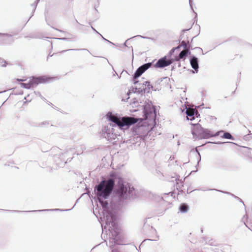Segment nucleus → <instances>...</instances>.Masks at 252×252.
<instances>
[{"label":"nucleus","instance_id":"f257e3e1","mask_svg":"<svg viewBox=\"0 0 252 252\" xmlns=\"http://www.w3.org/2000/svg\"><path fill=\"white\" fill-rule=\"evenodd\" d=\"M133 189L127 182L115 173L111 174L108 179H103L94 188L95 195L103 209L106 223L104 229L108 228L110 231L112 243L120 244L119 227L114 210L124 205Z\"/></svg>","mask_w":252,"mask_h":252},{"label":"nucleus","instance_id":"f03ea898","mask_svg":"<svg viewBox=\"0 0 252 252\" xmlns=\"http://www.w3.org/2000/svg\"><path fill=\"white\" fill-rule=\"evenodd\" d=\"M106 119L110 122L108 124H112L114 127L121 129H127L131 125L136 124L138 119L133 117L124 116L121 117L109 112L106 115Z\"/></svg>","mask_w":252,"mask_h":252},{"label":"nucleus","instance_id":"7ed1b4c3","mask_svg":"<svg viewBox=\"0 0 252 252\" xmlns=\"http://www.w3.org/2000/svg\"><path fill=\"white\" fill-rule=\"evenodd\" d=\"M191 125L194 126V128L192 130V134L193 135H198L201 139H208L211 137H216L223 132V130H220L216 133H214L207 128L202 127L201 125L198 123L194 124H191Z\"/></svg>","mask_w":252,"mask_h":252},{"label":"nucleus","instance_id":"20e7f679","mask_svg":"<svg viewBox=\"0 0 252 252\" xmlns=\"http://www.w3.org/2000/svg\"><path fill=\"white\" fill-rule=\"evenodd\" d=\"M114 127L112 124H107L103 126L100 131L101 136L112 143L116 142V140L117 138Z\"/></svg>","mask_w":252,"mask_h":252},{"label":"nucleus","instance_id":"39448f33","mask_svg":"<svg viewBox=\"0 0 252 252\" xmlns=\"http://www.w3.org/2000/svg\"><path fill=\"white\" fill-rule=\"evenodd\" d=\"M49 154L53 158L57 164L61 165L59 161L62 160L64 161L65 158L67 157L68 154V150H66L63 151L58 147H54L50 149Z\"/></svg>","mask_w":252,"mask_h":252},{"label":"nucleus","instance_id":"423d86ee","mask_svg":"<svg viewBox=\"0 0 252 252\" xmlns=\"http://www.w3.org/2000/svg\"><path fill=\"white\" fill-rule=\"evenodd\" d=\"M46 81H47V76H32L30 78L28 83H23L21 84V86L24 88L30 89L36 87L39 84L45 83Z\"/></svg>","mask_w":252,"mask_h":252},{"label":"nucleus","instance_id":"0eeeda50","mask_svg":"<svg viewBox=\"0 0 252 252\" xmlns=\"http://www.w3.org/2000/svg\"><path fill=\"white\" fill-rule=\"evenodd\" d=\"M133 134L137 135L142 139H144L149 132V127L146 125L136 124L132 128Z\"/></svg>","mask_w":252,"mask_h":252},{"label":"nucleus","instance_id":"6e6552de","mask_svg":"<svg viewBox=\"0 0 252 252\" xmlns=\"http://www.w3.org/2000/svg\"><path fill=\"white\" fill-rule=\"evenodd\" d=\"M143 112L146 120H153L156 117V108L151 102L144 106Z\"/></svg>","mask_w":252,"mask_h":252},{"label":"nucleus","instance_id":"1a4fd4ad","mask_svg":"<svg viewBox=\"0 0 252 252\" xmlns=\"http://www.w3.org/2000/svg\"><path fill=\"white\" fill-rule=\"evenodd\" d=\"M153 62L145 63L139 66L133 75V82L134 84H138L139 81L137 78L139 77L145 71L152 66Z\"/></svg>","mask_w":252,"mask_h":252},{"label":"nucleus","instance_id":"9d476101","mask_svg":"<svg viewBox=\"0 0 252 252\" xmlns=\"http://www.w3.org/2000/svg\"><path fill=\"white\" fill-rule=\"evenodd\" d=\"M173 61V59H168L166 56H164L159 59L154 66L156 68H164L170 65Z\"/></svg>","mask_w":252,"mask_h":252},{"label":"nucleus","instance_id":"9b49d317","mask_svg":"<svg viewBox=\"0 0 252 252\" xmlns=\"http://www.w3.org/2000/svg\"><path fill=\"white\" fill-rule=\"evenodd\" d=\"M25 38H47V34L46 32H37L32 33L30 35L25 36Z\"/></svg>","mask_w":252,"mask_h":252},{"label":"nucleus","instance_id":"f8f14e48","mask_svg":"<svg viewBox=\"0 0 252 252\" xmlns=\"http://www.w3.org/2000/svg\"><path fill=\"white\" fill-rule=\"evenodd\" d=\"M190 63L192 68L194 70L195 72L197 73L198 71V59L194 56H190Z\"/></svg>","mask_w":252,"mask_h":252},{"label":"nucleus","instance_id":"ddd939ff","mask_svg":"<svg viewBox=\"0 0 252 252\" xmlns=\"http://www.w3.org/2000/svg\"><path fill=\"white\" fill-rule=\"evenodd\" d=\"M187 120H189V117H196L197 118L200 116L197 110L194 109L187 108L186 111Z\"/></svg>","mask_w":252,"mask_h":252},{"label":"nucleus","instance_id":"4468645a","mask_svg":"<svg viewBox=\"0 0 252 252\" xmlns=\"http://www.w3.org/2000/svg\"><path fill=\"white\" fill-rule=\"evenodd\" d=\"M170 79L169 78L167 77L161 78L158 80L156 81L155 84L156 85L158 86V85L159 86H165L166 84L168 83V82L169 81Z\"/></svg>","mask_w":252,"mask_h":252},{"label":"nucleus","instance_id":"2eb2a0df","mask_svg":"<svg viewBox=\"0 0 252 252\" xmlns=\"http://www.w3.org/2000/svg\"><path fill=\"white\" fill-rule=\"evenodd\" d=\"M190 53L191 52L189 50H187V51L183 50L179 53L178 57L176 58V60L179 61L182 59H185Z\"/></svg>","mask_w":252,"mask_h":252},{"label":"nucleus","instance_id":"dca6fc26","mask_svg":"<svg viewBox=\"0 0 252 252\" xmlns=\"http://www.w3.org/2000/svg\"><path fill=\"white\" fill-rule=\"evenodd\" d=\"M180 46L183 47L186 51H187V50H190L191 47V45L189 43V41L188 40L186 42L185 40H182Z\"/></svg>","mask_w":252,"mask_h":252},{"label":"nucleus","instance_id":"f3484780","mask_svg":"<svg viewBox=\"0 0 252 252\" xmlns=\"http://www.w3.org/2000/svg\"><path fill=\"white\" fill-rule=\"evenodd\" d=\"M47 209L43 210H33V211H18V210H6V211L11 212H16V213H28V212H44L46 211Z\"/></svg>","mask_w":252,"mask_h":252},{"label":"nucleus","instance_id":"a211bd4d","mask_svg":"<svg viewBox=\"0 0 252 252\" xmlns=\"http://www.w3.org/2000/svg\"><path fill=\"white\" fill-rule=\"evenodd\" d=\"M189 209V206L185 203H182L179 207V210L182 213H186Z\"/></svg>","mask_w":252,"mask_h":252},{"label":"nucleus","instance_id":"6ab92c4d","mask_svg":"<svg viewBox=\"0 0 252 252\" xmlns=\"http://www.w3.org/2000/svg\"><path fill=\"white\" fill-rule=\"evenodd\" d=\"M223 132V135L221 136V137L227 139L234 140V138L232 136V135L228 132Z\"/></svg>","mask_w":252,"mask_h":252},{"label":"nucleus","instance_id":"aec40b11","mask_svg":"<svg viewBox=\"0 0 252 252\" xmlns=\"http://www.w3.org/2000/svg\"><path fill=\"white\" fill-rule=\"evenodd\" d=\"M149 93V88H141V87H138V89L137 90V92L136 93H137L138 94H143V93Z\"/></svg>","mask_w":252,"mask_h":252},{"label":"nucleus","instance_id":"412c9836","mask_svg":"<svg viewBox=\"0 0 252 252\" xmlns=\"http://www.w3.org/2000/svg\"><path fill=\"white\" fill-rule=\"evenodd\" d=\"M39 0H36L33 3H32L31 4V6L33 8V9H32V15L29 19L28 21L30 20V19L31 18V17L33 15L34 12L36 8L37 4Z\"/></svg>","mask_w":252,"mask_h":252},{"label":"nucleus","instance_id":"4be33fe9","mask_svg":"<svg viewBox=\"0 0 252 252\" xmlns=\"http://www.w3.org/2000/svg\"><path fill=\"white\" fill-rule=\"evenodd\" d=\"M139 37L142 38H144V39H150V37H146V36H142V35L134 36L132 37L128 38V39H127L126 41V42L124 43L123 46H125V47H127L126 43H127V42H128V40H130L131 39L134 38H139Z\"/></svg>","mask_w":252,"mask_h":252},{"label":"nucleus","instance_id":"5701e85b","mask_svg":"<svg viewBox=\"0 0 252 252\" xmlns=\"http://www.w3.org/2000/svg\"><path fill=\"white\" fill-rule=\"evenodd\" d=\"M138 84L139 85V86L141 85H142V87H143L144 86H147V87L146 88H147V89H149V88L150 89V86H151V84H150L149 81H145L142 84L139 83Z\"/></svg>","mask_w":252,"mask_h":252},{"label":"nucleus","instance_id":"b1692460","mask_svg":"<svg viewBox=\"0 0 252 252\" xmlns=\"http://www.w3.org/2000/svg\"><path fill=\"white\" fill-rule=\"evenodd\" d=\"M190 28H189L188 29H184V30H183L182 31V33L180 35V40H184V39H185V32H186V31H189V30H190Z\"/></svg>","mask_w":252,"mask_h":252},{"label":"nucleus","instance_id":"393cba45","mask_svg":"<svg viewBox=\"0 0 252 252\" xmlns=\"http://www.w3.org/2000/svg\"><path fill=\"white\" fill-rule=\"evenodd\" d=\"M46 122H42L41 123H37L35 125L36 126L40 127H43L46 126Z\"/></svg>","mask_w":252,"mask_h":252},{"label":"nucleus","instance_id":"a878e982","mask_svg":"<svg viewBox=\"0 0 252 252\" xmlns=\"http://www.w3.org/2000/svg\"><path fill=\"white\" fill-rule=\"evenodd\" d=\"M6 62L3 59L0 58V66H6Z\"/></svg>","mask_w":252,"mask_h":252},{"label":"nucleus","instance_id":"bb28decb","mask_svg":"<svg viewBox=\"0 0 252 252\" xmlns=\"http://www.w3.org/2000/svg\"><path fill=\"white\" fill-rule=\"evenodd\" d=\"M152 89L153 91H157V90H158L159 89H160V88H159L158 86H157L156 84H155V86H154L153 85H151V86H150V89Z\"/></svg>","mask_w":252,"mask_h":252},{"label":"nucleus","instance_id":"cd10ccee","mask_svg":"<svg viewBox=\"0 0 252 252\" xmlns=\"http://www.w3.org/2000/svg\"><path fill=\"white\" fill-rule=\"evenodd\" d=\"M197 190L205 191V190H207V189H204V188H200L199 189H198ZM208 190H215L219 191H220V192H223V193H229V192H223V191H222L221 190H218V189H209Z\"/></svg>","mask_w":252,"mask_h":252},{"label":"nucleus","instance_id":"c85d7f7f","mask_svg":"<svg viewBox=\"0 0 252 252\" xmlns=\"http://www.w3.org/2000/svg\"><path fill=\"white\" fill-rule=\"evenodd\" d=\"M72 50H84V51H86L87 52H88L89 53H90V51L88 49H68V50H63V52H66V51H72Z\"/></svg>","mask_w":252,"mask_h":252},{"label":"nucleus","instance_id":"c756f323","mask_svg":"<svg viewBox=\"0 0 252 252\" xmlns=\"http://www.w3.org/2000/svg\"><path fill=\"white\" fill-rule=\"evenodd\" d=\"M3 36H6L7 37H12V35L8 33H0V37H2Z\"/></svg>","mask_w":252,"mask_h":252},{"label":"nucleus","instance_id":"7c9ffc66","mask_svg":"<svg viewBox=\"0 0 252 252\" xmlns=\"http://www.w3.org/2000/svg\"><path fill=\"white\" fill-rule=\"evenodd\" d=\"M195 153L198 156V161H197V165H198V164H199V161H200V160H201V156H200V154L199 152L196 149L195 150Z\"/></svg>","mask_w":252,"mask_h":252},{"label":"nucleus","instance_id":"2f4dec72","mask_svg":"<svg viewBox=\"0 0 252 252\" xmlns=\"http://www.w3.org/2000/svg\"><path fill=\"white\" fill-rule=\"evenodd\" d=\"M58 77H50L49 76H48V83L51 82V81H53L54 80H55V79H58Z\"/></svg>","mask_w":252,"mask_h":252},{"label":"nucleus","instance_id":"473e14b6","mask_svg":"<svg viewBox=\"0 0 252 252\" xmlns=\"http://www.w3.org/2000/svg\"><path fill=\"white\" fill-rule=\"evenodd\" d=\"M175 50H176V48H172V49L169 51V55H172L174 53V52H175Z\"/></svg>","mask_w":252,"mask_h":252},{"label":"nucleus","instance_id":"72a5a7b5","mask_svg":"<svg viewBox=\"0 0 252 252\" xmlns=\"http://www.w3.org/2000/svg\"><path fill=\"white\" fill-rule=\"evenodd\" d=\"M99 34V35H100L101 36V37L102 38V39H103V40H105V41H107V42H109V43H111V44H114L112 42H111V41H109L108 40H107V39H106V38H104V37H103V36H102L100 33H99V34Z\"/></svg>","mask_w":252,"mask_h":252},{"label":"nucleus","instance_id":"f704fd0d","mask_svg":"<svg viewBox=\"0 0 252 252\" xmlns=\"http://www.w3.org/2000/svg\"><path fill=\"white\" fill-rule=\"evenodd\" d=\"M138 89V87H136L135 88H132V92L134 93L137 92V90Z\"/></svg>","mask_w":252,"mask_h":252},{"label":"nucleus","instance_id":"c9c22d12","mask_svg":"<svg viewBox=\"0 0 252 252\" xmlns=\"http://www.w3.org/2000/svg\"><path fill=\"white\" fill-rule=\"evenodd\" d=\"M225 142H215V144H223V143H225ZM226 143H231L230 142H226Z\"/></svg>","mask_w":252,"mask_h":252},{"label":"nucleus","instance_id":"e433bc0d","mask_svg":"<svg viewBox=\"0 0 252 252\" xmlns=\"http://www.w3.org/2000/svg\"><path fill=\"white\" fill-rule=\"evenodd\" d=\"M195 118H196V117H189V120L193 121L195 119Z\"/></svg>","mask_w":252,"mask_h":252},{"label":"nucleus","instance_id":"4c0bfd02","mask_svg":"<svg viewBox=\"0 0 252 252\" xmlns=\"http://www.w3.org/2000/svg\"><path fill=\"white\" fill-rule=\"evenodd\" d=\"M189 3L190 7L193 10L192 6V1H191V0H189Z\"/></svg>","mask_w":252,"mask_h":252},{"label":"nucleus","instance_id":"58836bf2","mask_svg":"<svg viewBox=\"0 0 252 252\" xmlns=\"http://www.w3.org/2000/svg\"><path fill=\"white\" fill-rule=\"evenodd\" d=\"M58 39H60V40H66L67 39V38H66V37L59 38H58Z\"/></svg>","mask_w":252,"mask_h":252},{"label":"nucleus","instance_id":"ea45409f","mask_svg":"<svg viewBox=\"0 0 252 252\" xmlns=\"http://www.w3.org/2000/svg\"><path fill=\"white\" fill-rule=\"evenodd\" d=\"M91 28L92 30L95 31L96 33H97V34H99V33L94 28L93 26H91Z\"/></svg>","mask_w":252,"mask_h":252},{"label":"nucleus","instance_id":"a19ab883","mask_svg":"<svg viewBox=\"0 0 252 252\" xmlns=\"http://www.w3.org/2000/svg\"><path fill=\"white\" fill-rule=\"evenodd\" d=\"M68 155H69V153L68 152V154H67V156L66 158L68 156ZM65 158H66V157ZM67 160H68V158H67ZM67 160L65 161V160H64V161H63L64 163H66L67 162ZM61 161H62V162H63V160H62Z\"/></svg>","mask_w":252,"mask_h":252},{"label":"nucleus","instance_id":"79ce46f5","mask_svg":"<svg viewBox=\"0 0 252 252\" xmlns=\"http://www.w3.org/2000/svg\"><path fill=\"white\" fill-rule=\"evenodd\" d=\"M48 105H50L52 107L53 106V104L52 103H50V102H48Z\"/></svg>","mask_w":252,"mask_h":252},{"label":"nucleus","instance_id":"37998d69","mask_svg":"<svg viewBox=\"0 0 252 252\" xmlns=\"http://www.w3.org/2000/svg\"><path fill=\"white\" fill-rule=\"evenodd\" d=\"M180 47H181V46H180V45H179V46H177V47H175L174 48H176V49H180Z\"/></svg>","mask_w":252,"mask_h":252},{"label":"nucleus","instance_id":"c03bdc74","mask_svg":"<svg viewBox=\"0 0 252 252\" xmlns=\"http://www.w3.org/2000/svg\"><path fill=\"white\" fill-rule=\"evenodd\" d=\"M72 209H66V210H63V211H69V210H71Z\"/></svg>","mask_w":252,"mask_h":252},{"label":"nucleus","instance_id":"a18cd8bd","mask_svg":"<svg viewBox=\"0 0 252 252\" xmlns=\"http://www.w3.org/2000/svg\"><path fill=\"white\" fill-rule=\"evenodd\" d=\"M24 98H25V99H27L26 97ZM27 100H26V101H24V103H25L27 102Z\"/></svg>","mask_w":252,"mask_h":252},{"label":"nucleus","instance_id":"49530a36","mask_svg":"<svg viewBox=\"0 0 252 252\" xmlns=\"http://www.w3.org/2000/svg\"><path fill=\"white\" fill-rule=\"evenodd\" d=\"M169 193H170V192H169V193H168V194H167V193H165V194H164V195H168Z\"/></svg>","mask_w":252,"mask_h":252},{"label":"nucleus","instance_id":"de8ad7c7","mask_svg":"<svg viewBox=\"0 0 252 252\" xmlns=\"http://www.w3.org/2000/svg\"><path fill=\"white\" fill-rule=\"evenodd\" d=\"M130 48L131 49L132 51H133V48H132V47L131 46Z\"/></svg>","mask_w":252,"mask_h":252},{"label":"nucleus","instance_id":"09e8293b","mask_svg":"<svg viewBox=\"0 0 252 252\" xmlns=\"http://www.w3.org/2000/svg\"><path fill=\"white\" fill-rule=\"evenodd\" d=\"M68 0L70 1V2H72L73 0Z\"/></svg>","mask_w":252,"mask_h":252},{"label":"nucleus","instance_id":"8fccbe9b","mask_svg":"<svg viewBox=\"0 0 252 252\" xmlns=\"http://www.w3.org/2000/svg\"><path fill=\"white\" fill-rule=\"evenodd\" d=\"M244 224H245V225H246L247 227H248V226L246 225V222H244Z\"/></svg>","mask_w":252,"mask_h":252},{"label":"nucleus","instance_id":"3c124183","mask_svg":"<svg viewBox=\"0 0 252 252\" xmlns=\"http://www.w3.org/2000/svg\"><path fill=\"white\" fill-rule=\"evenodd\" d=\"M118 75V74L117 73V72H115V75Z\"/></svg>","mask_w":252,"mask_h":252},{"label":"nucleus","instance_id":"603ef678","mask_svg":"<svg viewBox=\"0 0 252 252\" xmlns=\"http://www.w3.org/2000/svg\"><path fill=\"white\" fill-rule=\"evenodd\" d=\"M118 75V74L117 73V72H115V75Z\"/></svg>","mask_w":252,"mask_h":252},{"label":"nucleus","instance_id":"864d4df0","mask_svg":"<svg viewBox=\"0 0 252 252\" xmlns=\"http://www.w3.org/2000/svg\"><path fill=\"white\" fill-rule=\"evenodd\" d=\"M60 32H63V31H62V30H60Z\"/></svg>","mask_w":252,"mask_h":252},{"label":"nucleus","instance_id":"5fc2aeb1","mask_svg":"<svg viewBox=\"0 0 252 252\" xmlns=\"http://www.w3.org/2000/svg\"><path fill=\"white\" fill-rule=\"evenodd\" d=\"M50 56V53L48 54V56ZM53 56V55H51V56Z\"/></svg>","mask_w":252,"mask_h":252},{"label":"nucleus","instance_id":"6e6d98bb","mask_svg":"<svg viewBox=\"0 0 252 252\" xmlns=\"http://www.w3.org/2000/svg\"><path fill=\"white\" fill-rule=\"evenodd\" d=\"M52 211V210L48 209V211Z\"/></svg>","mask_w":252,"mask_h":252},{"label":"nucleus","instance_id":"4d7b16f0","mask_svg":"<svg viewBox=\"0 0 252 252\" xmlns=\"http://www.w3.org/2000/svg\"><path fill=\"white\" fill-rule=\"evenodd\" d=\"M45 20L47 21V19L46 18V17H45Z\"/></svg>","mask_w":252,"mask_h":252},{"label":"nucleus","instance_id":"13d9d810","mask_svg":"<svg viewBox=\"0 0 252 252\" xmlns=\"http://www.w3.org/2000/svg\"><path fill=\"white\" fill-rule=\"evenodd\" d=\"M194 12L196 16H197V13L196 12Z\"/></svg>","mask_w":252,"mask_h":252},{"label":"nucleus","instance_id":"bf43d9fd","mask_svg":"<svg viewBox=\"0 0 252 252\" xmlns=\"http://www.w3.org/2000/svg\"><path fill=\"white\" fill-rule=\"evenodd\" d=\"M199 49H200L201 51H202V48H199Z\"/></svg>","mask_w":252,"mask_h":252},{"label":"nucleus","instance_id":"052dcab7","mask_svg":"<svg viewBox=\"0 0 252 252\" xmlns=\"http://www.w3.org/2000/svg\"><path fill=\"white\" fill-rule=\"evenodd\" d=\"M241 202L242 203H243V204L244 205L243 201H241Z\"/></svg>","mask_w":252,"mask_h":252},{"label":"nucleus","instance_id":"680f3d73","mask_svg":"<svg viewBox=\"0 0 252 252\" xmlns=\"http://www.w3.org/2000/svg\"><path fill=\"white\" fill-rule=\"evenodd\" d=\"M2 93V92H0V93Z\"/></svg>","mask_w":252,"mask_h":252}]
</instances>
